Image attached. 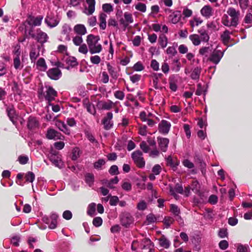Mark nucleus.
<instances>
[{
    "label": "nucleus",
    "instance_id": "412c9836",
    "mask_svg": "<svg viewBox=\"0 0 252 252\" xmlns=\"http://www.w3.org/2000/svg\"><path fill=\"white\" fill-rule=\"evenodd\" d=\"M73 31L77 35L82 36L87 33V29L83 24H77L73 28Z\"/></svg>",
    "mask_w": 252,
    "mask_h": 252
},
{
    "label": "nucleus",
    "instance_id": "7ed1b4c3",
    "mask_svg": "<svg viewBox=\"0 0 252 252\" xmlns=\"http://www.w3.org/2000/svg\"><path fill=\"white\" fill-rule=\"evenodd\" d=\"M33 31L32 29L30 30L29 34L32 37L35 38L38 42L43 44L46 42L48 39V36L47 33L42 32L40 29L36 30V34L32 33Z\"/></svg>",
    "mask_w": 252,
    "mask_h": 252
},
{
    "label": "nucleus",
    "instance_id": "4be33fe9",
    "mask_svg": "<svg viewBox=\"0 0 252 252\" xmlns=\"http://www.w3.org/2000/svg\"><path fill=\"white\" fill-rule=\"evenodd\" d=\"M114 105V104L111 101L107 102L100 101L97 102V107L99 109L110 110Z\"/></svg>",
    "mask_w": 252,
    "mask_h": 252
},
{
    "label": "nucleus",
    "instance_id": "ddd939ff",
    "mask_svg": "<svg viewBox=\"0 0 252 252\" xmlns=\"http://www.w3.org/2000/svg\"><path fill=\"white\" fill-rule=\"evenodd\" d=\"M133 221V219L129 213L123 214L121 217V223L122 225L127 227Z\"/></svg>",
    "mask_w": 252,
    "mask_h": 252
},
{
    "label": "nucleus",
    "instance_id": "f3484780",
    "mask_svg": "<svg viewBox=\"0 0 252 252\" xmlns=\"http://www.w3.org/2000/svg\"><path fill=\"white\" fill-rule=\"evenodd\" d=\"M125 19L121 18L119 20V22L121 25H124L125 27L128 26V24L132 23L133 22V19L132 15L131 13L127 12H125L124 15Z\"/></svg>",
    "mask_w": 252,
    "mask_h": 252
},
{
    "label": "nucleus",
    "instance_id": "dca6fc26",
    "mask_svg": "<svg viewBox=\"0 0 252 252\" xmlns=\"http://www.w3.org/2000/svg\"><path fill=\"white\" fill-rule=\"evenodd\" d=\"M201 14L206 18H209L213 16L214 10L213 8L209 5L204 6L200 10Z\"/></svg>",
    "mask_w": 252,
    "mask_h": 252
},
{
    "label": "nucleus",
    "instance_id": "5701e85b",
    "mask_svg": "<svg viewBox=\"0 0 252 252\" xmlns=\"http://www.w3.org/2000/svg\"><path fill=\"white\" fill-rule=\"evenodd\" d=\"M181 16L182 15L180 11H175L169 15V21L173 24H176L180 21Z\"/></svg>",
    "mask_w": 252,
    "mask_h": 252
},
{
    "label": "nucleus",
    "instance_id": "9d476101",
    "mask_svg": "<svg viewBox=\"0 0 252 252\" xmlns=\"http://www.w3.org/2000/svg\"><path fill=\"white\" fill-rule=\"evenodd\" d=\"M43 18L42 16H38L37 17L29 16L26 22L30 26H39L41 24Z\"/></svg>",
    "mask_w": 252,
    "mask_h": 252
},
{
    "label": "nucleus",
    "instance_id": "a18cd8bd",
    "mask_svg": "<svg viewBox=\"0 0 252 252\" xmlns=\"http://www.w3.org/2000/svg\"><path fill=\"white\" fill-rule=\"evenodd\" d=\"M73 43L76 46H80L83 41L82 36L76 35L72 39Z\"/></svg>",
    "mask_w": 252,
    "mask_h": 252
},
{
    "label": "nucleus",
    "instance_id": "de8ad7c7",
    "mask_svg": "<svg viewBox=\"0 0 252 252\" xmlns=\"http://www.w3.org/2000/svg\"><path fill=\"white\" fill-rule=\"evenodd\" d=\"M166 53L170 57H173L176 55L177 52L176 50V48L174 46L168 47L166 50Z\"/></svg>",
    "mask_w": 252,
    "mask_h": 252
},
{
    "label": "nucleus",
    "instance_id": "680f3d73",
    "mask_svg": "<svg viewBox=\"0 0 252 252\" xmlns=\"http://www.w3.org/2000/svg\"><path fill=\"white\" fill-rule=\"evenodd\" d=\"M102 9L105 12L109 13L113 11V7L110 3H105L102 5Z\"/></svg>",
    "mask_w": 252,
    "mask_h": 252
},
{
    "label": "nucleus",
    "instance_id": "ea45409f",
    "mask_svg": "<svg viewBox=\"0 0 252 252\" xmlns=\"http://www.w3.org/2000/svg\"><path fill=\"white\" fill-rule=\"evenodd\" d=\"M13 65L16 69H21L23 67V64L20 61L19 57H14L13 59Z\"/></svg>",
    "mask_w": 252,
    "mask_h": 252
},
{
    "label": "nucleus",
    "instance_id": "2f4dec72",
    "mask_svg": "<svg viewBox=\"0 0 252 252\" xmlns=\"http://www.w3.org/2000/svg\"><path fill=\"white\" fill-rule=\"evenodd\" d=\"M231 32L228 30H225L220 35V38L224 44H227L230 39V34Z\"/></svg>",
    "mask_w": 252,
    "mask_h": 252
},
{
    "label": "nucleus",
    "instance_id": "cd10ccee",
    "mask_svg": "<svg viewBox=\"0 0 252 252\" xmlns=\"http://www.w3.org/2000/svg\"><path fill=\"white\" fill-rule=\"evenodd\" d=\"M198 33L199 34L200 39L201 41L207 42L210 39V36L208 34V32L203 29L198 30Z\"/></svg>",
    "mask_w": 252,
    "mask_h": 252
},
{
    "label": "nucleus",
    "instance_id": "09e8293b",
    "mask_svg": "<svg viewBox=\"0 0 252 252\" xmlns=\"http://www.w3.org/2000/svg\"><path fill=\"white\" fill-rule=\"evenodd\" d=\"M72 159H77L80 157V151L79 149L77 147L74 148L72 150Z\"/></svg>",
    "mask_w": 252,
    "mask_h": 252
},
{
    "label": "nucleus",
    "instance_id": "20e7f679",
    "mask_svg": "<svg viewBox=\"0 0 252 252\" xmlns=\"http://www.w3.org/2000/svg\"><path fill=\"white\" fill-rule=\"evenodd\" d=\"M132 158L136 164V165L139 168L144 167L145 162L142 157V153L140 151H136L134 152L131 155Z\"/></svg>",
    "mask_w": 252,
    "mask_h": 252
},
{
    "label": "nucleus",
    "instance_id": "a19ab883",
    "mask_svg": "<svg viewBox=\"0 0 252 252\" xmlns=\"http://www.w3.org/2000/svg\"><path fill=\"white\" fill-rule=\"evenodd\" d=\"M107 70L111 77L114 79H117L118 78V74L115 70V68L109 63L107 64Z\"/></svg>",
    "mask_w": 252,
    "mask_h": 252
},
{
    "label": "nucleus",
    "instance_id": "37998d69",
    "mask_svg": "<svg viewBox=\"0 0 252 252\" xmlns=\"http://www.w3.org/2000/svg\"><path fill=\"white\" fill-rule=\"evenodd\" d=\"M168 39L166 36L162 35L159 37V43L162 48H164L167 45Z\"/></svg>",
    "mask_w": 252,
    "mask_h": 252
},
{
    "label": "nucleus",
    "instance_id": "f8f14e48",
    "mask_svg": "<svg viewBox=\"0 0 252 252\" xmlns=\"http://www.w3.org/2000/svg\"><path fill=\"white\" fill-rule=\"evenodd\" d=\"M47 74L48 76L51 79L57 80L61 77L62 72L58 68L55 67L49 69L47 72Z\"/></svg>",
    "mask_w": 252,
    "mask_h": 252
},
{
    "label": "nucleus",
    "instance_id": "e2e57ef3",
    "mask_svg": "<svg viewBox=\"0 0 252 252\" xmlns=\"http://www.w3.org/2000/svg\"><path fill=\"white\" fill-rule=\"evenodd\" d=\"M109 172L112 175H118L119 173L118 166L115 165L111 166L109 170Z\"/></svg>",
    "mask_w": 252,
    "mask_h": 252
},
{
    "label": "nucleus",
    "instance_id": "5fc2aeb1",
    "mask_svg": "<svg viewBox=\"0 0 252 252\" xmlns=\"http://www.w3.org/2000/svg\"><path fill=\"white\" fill-rule=\"evenodd\" d=\"M119 182V179L117 177H115L114 179L109 180L108 183L107 184V187L110 189H114V184H117Z\"/></svg>",
    "mask_w": 252,
    "mask_h": 252
},
{
    "label": "nucleus",
    "instance_id": "bf43d9fd",
    "mask_svg": "<svg viewBox=\"0 0 252 252\" xmlns=\"http://www.w3.org/2000/svg\"><path fill=\"white\" fill-rule=\"evenodd\" d=\"M93 223L95 227H99L102 223V219L100 217H95L93 220Z\"/></svg>",
    "mask_w": 252,
    "mask_h": 252
},
{
    "label": "nucleus",
    "instance_id": "39448f33",
    "mask_svg": "<svg viewBox=\"0 0 252 252\" xmlns=\"http://www.w3.org/2000/svg\"><path fill=\"white\" fill-rule=\"evenodd\" d=\"M48 158L56 166L61 167L62 166L61 158L58 152L52 150L48 155Z\"/></svg>",
    "mask_w": 252,
    "mask_h": 252
},
{
    "label": "nucleus",
    "instance_id": "4d7b16f0",
    "mask_svg": "<svg viewBox=\"0 0 252 252\" xmlns=\"http://www.w3.org/2000/svg\"><path fill=\"white\" fill-rule=\"evenodd\" d=\"M170 210L171 212L175 216H178L180 213V209L177 206L174 204L171 205Z\"/></svg>",
    "mask_w": 252,
    "mask_h": 252
},
{
    "label": "nucleus",
    "instance_id": "49530a36",
    "mask_svg": "<svg viewBox=\"0 0 252 252\" xmlns=\"http://www.w3.org/2000/svg\"><path fill=\"white\" fill-rule=\"evenodd\" d=\"M25 179L27 182L32 183L35 179V175L32 172H28L25 175Z\"/></svg>",
    "mask_w": 252,
    "mask_h": 252
},
{
    "label": "nucleus",
    "instance_id": "aec40b11",
    "mask_svg": "<svg viewBox=\"0 0 252 252\" xmlns=\"http://www.w3.org/2000/svg\"><path fill=\"white\" fill-rule=\"evenodd\" d=\"M222 57V54L220 51H214L209 60L215 64H217Z\"/></svg>",
    "mask_w": 252,
    "mask_h": 252
},
{
    "label": "nucleus",
    "instance_id": "423d86ee",
    "mask_svg": "<svg viewBox=\"0 0 252 252\" xmlns=\"http://www.w3.org/2000/svg\"><path fill=\"white\" fill-rule=\"evenodd\" d=\"M58 216L55 213H52L50 218L47 217H43V221L47 224H49V227L51 229H54L57 227V219Z\"/></svg>",
    "mask_w": 252,
    "mask_h": 252
},
{
    "label": "nucleus",
    "instance_id": "bb28decb",
    "mask_svg": "<svg viewBox=\"0 0 252 252\" xmlns=\"http://www.w3.org/2000/svg\"><path fill=\"white\" fill-rule=\"evenodd\" d=\"M6 111L7 112V115L9 117L10 120L12 121L14 125H16L17 122V116L15 114V111L13 109V107H7L6 108Z\"/></svg>",
    "mask_w": 252,
    "mask_h": 252
},
{
    "label": "nucleus",
    "instance_id": "72a5a7b5",
    "mask_svg": "<svg viewBox=\"0 0 252 252\" xmlns=\"http://www.w3.org/2000/svg\"><path fill=\"white\" fill-rule=\"evenodd\" d=\"M202 22L203 20L200 18L197 17H193L192 19L189 21V25L192 29V30L194 27L198 26L202 24Z\"/></svg>",
    "mask_w": 252,
    "mask_h": 252
},
{
    "label": "nucleus",
    "instance_id": "13d9d810",
    "mask_svg": "<svg viewBox=\"0 0 252 252\" xmlns=\"http://www.w3.org/2000/svg\"><path fill=\"white\" fill-rule=\"evenodd\" d=\"M122 188L123 189L128 191L131 189V184L127 181H124L122 184Z\"/></svg>",
    "mask_w": 252,
    "mask_h": 252
},
{
    "label": "nucleus",
    "instance_id": "c03bdc74",
    "mask_svg": "<svg viewBox=\"0 0 252 252\" xmlns=\"http://www.w3.org/2000/svg\"><path fill=\"white\" fill-rule=\"evenodd\" d=\"M95 207L96 205L94 203H92L89 204L87 211V213L89 215L92 216L94 214Z\"/></svg>",
    "mask_w": 252,
    "mask_h": 252
},
{
    "label": "nucleus",
    "instance_id": "b1692460",
    "mask_svg": "<svg viewBox=\"0 0 252 252\" xmlns=\"http://www.w3.org/2000/svg\"><path fill=\"white\" fill-rule=\"evenodd\" d=\"M27 126L30 129H34L39 126V123L36 118L30 116L27 122Z\"/></svg>",
    "mask_w": 252,
    "mask_h": 252
},
{
    "label": "nucleus",
    "instance_id": "2eb2a0df",
    "mask_svg": "<svg viewBox=\"0 0 252 252\" xmlns=\"http://www.w3.org/2000/svg\"><path fill=\"white\" fill-rule=\"evenodd\" d=\"M60 21V19L58 17H54L52 15H48L45 18V22L48 26L53 28L57 26Z\"/></svg>",
    "mask_w": 252,
    "mask_h": 252
},
{
    "label": "nucleus",
    "instance_id": "4c0bfd02",
    "mask_svg": "<svg viewBox=\"0 0 252 252\" xmlns=\"http://www.w3.org/2000/svg\"><path fill=\"white\" fill-rule=\"evenodd\" d=\"M159 244L160 246L164 248H168L170 246V242L164 236H161L159 239Z\"/></svg>",
    "mask_w": 252,
    "mask_h": 252
},
{
    "label": "nucleus",
    "instance_id": "6ab92c4d",
    "mask_svg": "<svg viewBox=\"0 0 252 252\" xmlns=\"http://www.w3.org/2000/svg\"><path fill=\"white\" fill-rule=\"evenodd\" d=\"M112 118L113 114L111 112L107 113L106 116L103 120V124L105 129H109L112 126Z\"/></svg>",
    "mask_w": 252,
    "mask_h": 252
},
{
    "label": "nucleus",
    "instance_id": "c756f323",
    "mask_svg": "<svg viewBox=\"0 0 252 252\" xmlns=\"http://www.w3.org/2000/svg\"><path fill=\"white\" fill-rule=\"evenodd\" d=\"M36 68L40 71H45L47 69V66L46 65L45 60L42 58H39L37 61Z\"/></svg>",
    "mask_w": 252,
    "mask_h": 252
},
{
    "label": "nucleus",
    "instance_id": "79ce46f5",
    "mask_svg": "<svg viewBox=\"0 0 252 252\" xmlns=\"http://www.w3.org/2000/svg\"><path fill=\"white\" fill-rule=\"evenodd\" d=\"M105 160L104 159H99L94 163V168L96 169L101 170L102 169V166L105 164Z\"/></svg>",
    "mask_w": 252,
    "mask_h": 252
},
{
    "label": "nucleus",
    "instance_id": "9b49d317",
    "mask_svg": "<svg viewBox=\"0 0 252 252\" xmlns=\"http://www.w3.org/2000/svg\"><path fill=\"white\" fill-rule=\"evenodd\" d=\"M46 137L49 139H63L64 136L59 132L53 129H49L48 130Z\"/></svg>",
    "mask_w": 252,
    "mask_h": 252
},
{
    "label": "nucleus",
    "instance_id": "3c124183",
    "mask_svg": "<svg viewBox=\"0 0 252 252\" xmlns=\"http://www.w3.org/2000/svg\"><path fill=\"white\" fill-rule=\"evenodd\" d=\"M110 201L109 204L111 206H116L119 202V198L117 196H112L109 194Z\"/></svg>",
    "mask_w": 252,
    "mask_h": 252
},
{
    "label": "nucleus",
    "instance_id": "69168bd1",
    "mask_svg": "<svg viewBox=\"0 0 252 252\" xmlns=\"http://www.w3.org/2000/svg\"><path fill=\"white\" fill-rule=\"evenodd\" d=\"M183 15L185 17H189L192 15V11L187 7H184L183 10Z\"/></svg>",
    "mask_w": 252,
    "mask_h": 252
},
{
    "label": "nucleus",
    "instance_id": "473e14b6",
    "mask_svg": "<svg viewBox=\"0 0 252 252\" xmlns=\"http://www.w3.org/2000/svg\"><path fill=\"white\" fill-rule=\"evenodd\" d=\"M189 39L194 46H198L201 43V40L199 34H192L189 36Z\"/></svg>",
    "mask_w": 252,
    "mask_h": 252
},
{
    "label": "nucleus",
    "instance_id": "052dcab7",
    "mask_svg": "<svg viewBox=\"0 0 252 252\" xmlns=\"http://www.w3.org/2000/svg\"><path fill=\"white\" fill-rule=\"evenodd\" d=\"M147 203L144 201H140L137 205V209L139 210L143 211L145 210L147 208Z\"/></svg>",
    "mask_w": 252,
    "mask_h": 252
},
{
    "label": "nucleus",
    "instance_id": "a878e982",
    "mask_svg": "<svg viewBox=\"0 0 252 252\" xmlns=\"http://www.w3.org/2000/svg\"><path fill=\"white\" fill-rule=\"evenodd\" d=\"M176 192L183 194V189L182 186L177 184L174 189H170V193L171 195L173 196L176 199H178L179 196L177 194Z\"/></svg>",
    "mask_w": 252,
    "mask_h": 252
},
{
    "label": "nucleus",
    "instance_id": "f704fd0d",
    "mask_svg": "<svg viewBox=\"0 0 252 252\" xmlns=\"http://www.w3.org/2000/svg\"><path fill=\"white\" fill-rule=\"evenodd\" d=\"M84 106L87 109L88 112L92 114H94L95 113V110L94 106L89 102L87 100L84 101Z\"/></svg>",
    "mask_w": 252,
    "mask_h": 252
},
{
    "label": "nucleus",
    "instance_id": "a211bd4d",
    "mask_svg": "<svg viewBox=\"0 0 252 252\" xmlns=\"http://www.w3.org/2000/svg\"><path fill=\"white\" fill-rule=\"evenodd\" d=\"M158 142L160 150L163 152L167 151L169 140L168 138L158 137Z\"/></svg>",
    "mask_w": 252,
    "mask_h": 252
},
{
    "label": "nucleus",
    "instance_id": "58836bf2",
    "mask_svg": "<svg viewBox=\"0 0 252 252\" xmlns=\"http://www.w3.org/2000/svg\"><path fill=\"white\" fill-rule=\"evenodd\" d=\"M236 3H239L242 10H246L249 4V0H234Z\"/></svg>",
    "mask_w": 252,
    "mask_h": 252
},
{
    "label": "nucleus",
    "instance_id": "774afa93",
    "mask_svg": "<svg viewBox=\"0 0 252 252\" xmlns=\"http://www.w3.org/2000/svg\"><path fill=\"white\" fill-rule=\"evenodd\" d=\"M133 69L135 71H140L144 69V66L140 62H138L133 65Z\"/></svg>",
    "mask_w": 252,
    "mask_h": 252
},
{
    "label": "nucleus",
    "instance_id": "e433bc0d",
    "mask_svg": "<svg viewBox=\"0 0 252 252\" xmlns=\"http://www.w3.org/2000/svg\"><path fill=\"white\" fill-rule=\"evenodd\" d=\"M107 15L105 13H101L99 15V21L100 24L99 26L102 30L105 29L106 27V19Z\"/></svg>",
    "mask_w": 252,
    "mask_h": 252
},
{
    "label": "nucleus",
    "instance_id": "0eeeda50",
    "mask_svg": "<svg viewBox=\"0 0 252 252\" xmlns=\"http://www.w3.org/2000/svg\"><path fill=\"white\" fill-rule=\"evenodd\" d=\"M46 91L44 94V97L48 102V105H51V102L54 100L57 96V92L51 86L46 87Z\"/></svg>",
    "mask_w": 252,
    "mask_h": 252
},
{
    "label": "nucleus",
    "instance_id": "1a4fd4ad",
    "mask_svg": "<svg viewBox=\"0 0 252 252\" xmlns=\"http://www.w3.org/2000/svg\"><path fill=\"white\" fill-rule=\"evenodd\" d=\"M87 5L85 6L83 12L87 15H92L95 11V0H86Z\"/></svg>",
    "mask_w": 252,
    "mask_h": 252
},
{
    "label": "nucleus",
    "instance_id": "f257e3e1",
    "mask_svg": "<svg viewBox=\"0 0 252 252\" xmlns=\"http://www.w3.org/2000/svg\"><path fill=\"white\" fill-rule=\"evenodd\" d=\"M227 14H224L221 19V22L226 27H236L238 23L240 16V12L233 7H229L227 10Z\"/></svg>",
    "mask_w": 252,
    "mask_h": 252
},
{
    "label": "nucleus",
    "instance_id": "f03ea898",
    "mask_svg": "<svg viewBox=\"0 0 252 252\" xmlns=\"http://www.w3.org/2000/svg\"><path fill=\"white\" fill-rule=\"evenodd\" d=\"M100 38L98 36L89 34L87 37L86 42L89 51L91 54L100 53L102 49L101 45L98 42Z\"/></svg>",
    "mask_w": 252,
    "mask_h": 252
},
{
    "label": "nucleus",
    "instance_id": "8fccbe9b",
    "mask_svg": "<svg viewBox=\"0 0 252 252\" xmlns=\"http://www.w3.org/2000/svg\"><path fill=\"white\" fill-rule=\"evenodd\" d=\"M191 190L195 193H197L199 191V184L197 181H194L192 182L191 187Z\"/></svg>",
    "mask_w": 252,
    "mask_h": 252
},
{
    "label": "nucleus",
    "instance_id": "393cba45",
    "mask_svg": "<svg viewBox=\"0 0 252 252\" xmlns=\"http://www.w3.org/2000/svg\"><path fill=\"white\" fill-rule=\"evenodd\" d=\"M56 126L62 131L67 135L70 134V130L68 128L66 125L61 121H57L55 122Z\"/></svg>",
    "mask_w": 252,
    "mask_h": 252
},
{
    "label": "nucleus",
    "instance_id": "6e6552de",
    "mask_svg": "<svg viewBox=\"0 0 252 252\" xmlns=\"http://www.w3.org/2000/svg\"><path fill=\"white\" fill-rule=\"evenodd\" d=\"M171 126V125L169 122L162 120L158 124V130L162 134H167L170 129Z\"/></svg>",
    "mask_w": 252,
    "mask_h": 252
},
{
    "label": "nucleus",
    "instance_id": "864d4df0",
    "mask_svg": "<svg viewBox=\"0 0 252 252\" xmlns=\"http://www.w3.org/2000/svg\"><path fill=\"white\" fill-rule=\"evenodd\" d=\"M86 182L89 185H92L94 181V176L93 174L88 173L85 176Z\"/></svg>",
    "mask_w": 252,
    "mask_h": 252
},
{
    "label": "nucleus",
    "instance_id": "338daca9",
    "mask_svg": "<svg viewBox=\"0 0 252 252\" xmlns=\"http://www.w3.org/2000/svg\"><path fill=\"white\" fill-rule=\"evenodd\" d=\"M6 73V68L4 63L0 61V76H3Z\"/></svg>",
    "mask_w": 252,
    "mask_h": 252
},
{
    "label": "nucleus",
    "instance_id": "603ef678",
    "mask_svg": "<svg viewBox=\"0 0 252 252\" xmlns=\"http://www.w3.org/2000/svg\"><path fill=\"white\" fill-rule=\"evenodd\" d=\"M135 9L142 12H145L146 11V5L144 3L138 2L135 5Z\"/></svg>",
    "mask_w": 252,
    "mask_h": 252
},
{
    "label": "nucleus",
    "instance_id": "c85d7f7f",
    "mask_svg": "<svg viewBox=\"0 0 252 252\" xmlns=\"http://www.w3.org/2000/svg\"><path fill=\"white\" fill-rule=\"evenodd\" d=\"M39 46L37 48L33 47L30 51V58L32 63L35 62L37 57L39 56Z\"/></svg>",
    "mask_w": 252,
    "mask_h": 252
},
{
    "label": "nucleus",
    "instance_id": "c9c22d12",
    "mask_svg": "<svg viewBox=\"0 0 252 252\" xmlns=\"http://www.w3.org/2000/svg\"><path fill=\"white\" fill-rule=\"evenodd\" d=\"M201 71V68L200 67H197L194 68L190 74L191 79L194 80L199 79Z\"/></svg>",
    "mask_w": 252,
    "mask_h": 252
},
{
    "label": "nucleus",
    "instance_id": "7c9ffc66",
    "mask_svg": "<svg viewBox=\"0 0 252 252\" xmlns=\"http://www.w3.org/2000/svg\"><path fill=\"white\" fill-rule=\"evenodd\" d=\"M64 61L67 64L72 67L77 66L78 64L77 59L72 56L66 57L64 58Z\"/></svg>",
    "mask_w": 252,
    "mask_h": 252
},
{
    "label": "nucleus",
    "instance_id": "4468645a",
    "mask_svg": "<svg viewBox=\"0 0 252 252\" xmlns=\"http://www.w3.org/2000/svg\"><path fill=\"white\" fill-rule=\"evenodd\" d=\"M71 29L70 26L67 24H64L62 27L61 34L62 38L65 41H69L70 40V32Z\"/></svg>",
    "mask_w": 252,
    "mask_h": 252
},
{
    "label": "nucleus",
    "instance_id": "6e6d98bb",
    "mask_svg": "<svg viewBox=\"0 0 252 252\" xmlns=\"http://www.w3.org/2000/svg\"><path fill=\"white\" fill-rule=\"evenodd\" d=\"M91 62L95 64H98L100 63V57L98 55H94L90 57Z\"/></svg>",
    "mask_w": 252,
    "mask_h": 252
},
{
    "label": "nucleus",
    "instance_id": "0e129e2a",
    "mask_svg": "<svg viewBox=\"0 0 252 252\" xmlns=\"http://www.w3.org/2000/svg\"><path fill=\"white\" fill-rule=\"evenodd\" d=\"M88 50L89 48H88L87 45L85 44L81 45L78 49V51L83 54H87Z\"/></svg>",
    "mask_w": 252,
    "mask_h": 252
}]
</instances>
